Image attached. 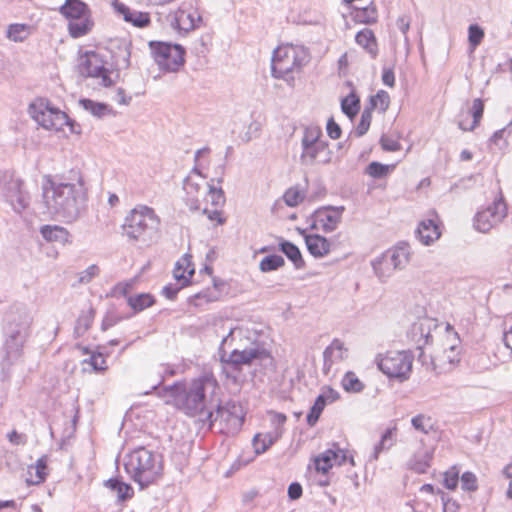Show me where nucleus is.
Returning <instances> with one entry per match:
<instances>
[{
	"instance_id": "obj_1",
	"label": "nucleus",
	"mask_w": 512,
	"mask_h": 512,
	"mask_svg": "<svg viewBox=\"0 0 512 512\" xmlns=\"http://www.w3.org/2000/svg\"><path fill=\"white\" fill-rule=\"evenodd\" d=\"M88 192L82 173L71 169L63 181L45 177L42 185L43 213L65 223L77 221L86 210Z\"/></svg>"
},
{
	"instance_id": "obj_2",
	"label": "nucleus",
	"mask_w": 512,
	"mask_h": 512,
	"mask_svg": "<svg viewBox=\"0 0 512 512\" xmlns=\"http://www.w3.org/2000/svg\"><path fill=\"white\" fill-rule=\"evenodd\" d=\"M161 381L153 385L152 389L157 390V395L165 404L175 406L188 416L205 415L202 421L209 426L213 425V409L217 402L219 384L212 374H204L189 384L176 383L158 389Z\"/></svg>"
},
{
	"instance_id": "obj_3",
	"label": "nucleus",
	"mask_w": 512,
	"mask_h": 512,
	"mask_svg": "<svg viewBox=\"0 0 512 512\" xmlns=\"http://www.w3.org/2000/svg\"><path fill=\"white\" fill-rule=\"evenodd\" d=\"M3 365L11 366L22 356L30 333L31 315L25 310L11 311L6 318Z\"/></svg>"
},
{
	"instance_id": "obj_4",
	"label": "nucleus",
	"mask_w": 512,
	"mask_h": 512,
	"mask_svg": "<svg viewBox=\"0 0 512 512\" xmlns=\"http://www.w3.org/2000/svg\"><path fill=\"white\" fill-rule=\"evenodd\" d=\"M123 230L129 239L150 246L160 238V218L152 208L140 205L125 218Z\"/></svg>"
},
{
	"instance_id": "obj_5",
	"label": "nucleus",
	"mask_w": 512,
	"mask_h": 512,
	"mask_svg": "<svg viewBox=\"0 0 512 512\" xmlns=\"http://www.w3.org/2000/svg\"><path fill=\"white\" fill-rule=\"evenodd\" d=\"M124 468L141 489L150 486L162 475L160 457L144 447L133 450L125 457Z\"/></svg>"
},
{
	"instance_id": "obj_6",
	"label": "nucleus",
	"mask_w": 512,
	"mask_h": 512,
	"mask_svg": "<svg viewBox=\"0 0 512 512\" xmlns=\"http://www.w3.org/2000/svg\"><path fill=\"white\" fill-rule=\"evenodd\" d=\"M0 191L15 213L21 214L29 208L30 194L24 189V181L15 171H0Z\"/></svg>"
},
{
	"instance_id": "obj_7",
	"label": "nucleus",
	"mask_w": 512,
	"mask_h": 512,
	"mask_svg": "<svg viewBox=\"0 0 512 512\" xmlns=\"http://www.w3.org/2000/svg\"><path fill=\"white\" fill-rule=\"evenodd\" d=\"M439 334V323L432 317H420L411 325L409 337L419 351L417 357L422 364H427V354L431 346H435L433 341Z\"/></svg>"
},
{
	"instance_id": "obj_8",
	"label": "nucleus",
	"mask_w": 512,
	"mask_h": 512,
	"mask_svg": "<svg viewBox=\"0 0 512 512\" xmlns=\"http://www.w3.org/2000/svg\"><path fill=\"white\" fill-rule=\"evenodd\" d=\"M409 260V246L403 243L382 253L372 260L371 265L376 277L386 282L396 270L405 268Z\"/></svg>"
},
{
	"instance_id": "obj_9",
	"label": "nucleus",
	"mask_w": 512,
	"mask_h": 512,
	"mask_svg": "<svg viewBox=\"0 0 512 512\" xmlns=\"http://www.w3.org/2000/svg\"><path fill=\"white\" fill-rule=\"evenodd\" d=\"M149 48L154 61L165 72H177L184 65L185 49L180 44L150 41Z\"/></svg>"
},
{
	"instance_id": "obj_10",
	"label": "nucleus",
	"mask_w": 512,
	"mask_h": 512,
	"mask_svg": "<svg viewBox=\"0 0 512 512\" xmlns=\"http://www.w3.org/2000/svg\"><path fill=\"white\" fill-rule=\"evenodd\" d=\"M378 368L389 378L405 381L409 378L413 357L406 351H388L376 357Z\"/></svg>"
},
{
	"instance_id": "obj_11",
	"label": "nucleus",
	"mask_w": 512,
	"mask_h": 512,
	"mask_svg": "<svg viewBox=\"0 0 512 512\" xmlns=\"http://www.w3.org/2000/svg\"><path fill=\"white\" fill-rule=\"evenodd\" d=\"M451 343L448 348L445 343H436L431 346L427 354V364H424L427 369H430L438 374L450 370L455 363L459 362V337L452 335Z\"/></svg>"
},
{
	"instance_id": "obj_12",
	"label": "nucleus",
	"mask_w": 512,
	"mask_h": 512,
	"mask_svg": "<svg viewBox=\"0 0 512 512\" xmlns=\"http://www.w3.org/2000/svg\"><path fill=\"white\" fill-rule=\"evenodd\" d=\"M31 117L47 130L60 131L68 121V115L54 107L48 99L40 98L29 106Z\"/></svg>"
},
{
	"instance_id": "obj_13",
	"label": "nucleus",
	"mask_w": 512,
	"mask_h": 512,
	"mask_svg": "<svg viewBox=\"0 0 512 512\" xmlns=\"http://www.w3.org/2000/svg\"><path fill=\"white\" fill-rule=\"evenodd\" d=\"M216 411L212 418L213 423L219 422L220 431L225 434H236L242 427L245 411L240 402L229 400L225 405H220L219 399L214 404Z\"/></svg>"
},
{
	"instance_id": "obj_14",
	"label": "nucleus",
	"mask_w": 512,
	"mask_h": 512,
	"mask_svg": "<svg viewBox=\"0 0 512 512\" xmlns=\"http://www.w3.org/2000/svg\"><path fill=\"white\" fill-rule=\"evenodd\" d=\"M301 148L302 160L306 158L327 157V143L322 139V129L320 126L311 124L304 127Z\"/></svg>"
},
{
	"instance_id": "obj_15",
	"label": "nucleus",
	"mask_w": 512,
	"mask_h": 512,
	"mask_svg": "<svg viewBox=\"0 0 512 512\" xmlns=\"http://www.w3.org/2000/svg\"><path fill=\"white\" fill-rule=\"evenodd\" d=\"M267 357L264 349H261L258 344L252 343L250 347L243 350L234 349L227 359L222 357V361L232 366L233 369H239L241 365H249L255 359H263Z\"/></svg>"
},
{
	"instance_id": "obj_16",
	"label": "nucleus",
	"mask_w": 512,
	"mask_h": 512,
	"mask_svg": "<svg viewBox=\"0 0 512 512\" xmlns=\"http://www.w3.org/2000/svg\"><path fill=\"white\" fill-rule=\"evenodd\" d=\"M507 207L502 197L495 199L491 205L482 210V233L499 225L506 217Z\"/></svg>"
},
{
	"instance_id": "obj_17",
	"label": "nucleus",
	"mask_w": 512,
	"mask_h": 512,
	"mask_svg": "<svg viewBox=\"0 0 512 512\" xmlns=\"http://www.w3.org/2000/svg\"><path fill=\"white\" fill-rule=\"evenodd\" d=\"M297 63V55L294 50L285 51L281 54V50H275L272 57V73L276 78H282L285 75L293 72Z\"/></svg>"
},
{
	"instance_id": "obj_18",
	"label": "nucleus",
	"mask_w": 512,
	"mask_h": 512,
	"mask_svg": "<svg viewBox=\"0 0 512 512\" xmlns=\"http://www.w3.org/2000/svg\"><path fill=\"white\" fill-rule=\"evenodd\" d=\"M348 357V349L339 339H334L323 352V372L328 375L332 368Z\"/></svg>"
},
{
	"instance_id": "obj_19",
	"label": "nucleus",
	"mask_w": 512,
	"mask_h": 512,
	"mask_svg": "<svg viewBox=\"0 0 512 512\" xmlns=\"http://www.w3.org/2000/svg\"><path fill=\"white\" fill-rule=\"evenodd\" d=\"M344 210L345 208L343 206L320 208L315 212V222L318 223L325 232H332L341 222Z\"/></svg>"
},
{
	"instance_id": "obj_20",
	"label": "nucleus",
	"mask_w": 512,
	"mask_h": 512,
	"mask_svg": "<svg viewBox=\"0 0 512 512\" xmlns=\"http://www.w3.org/2000/svg\"><path fill=\"white\" fill-rule=\"evenodd\" d=\"M114 8L118 14L122 15L124 21L131 23L135 27L144 28L151 22L150 15L147 12L130 9L120 2H115Z\"/></svg>"
},
{
	"instance_id": "obj_21",
	"label": "nucleus",
	"mask_w": 512,
	"mask_h": 512,
	"mask_svg": "<svg viewBox=\"0 0 512 512\" xmlns=\"http://www.w3.org/2000/svg\"><path fill=\"white\" fill-rule=\"evenodd\" d=\"M201 21L200 15L197 13V11H185V10H178L173 20L171 21V25L180 31L189 32L196 27H198V22Z\"/></svg>"
},
{
	"instance_id": "obj_22",
	"label": "nucleus",
	"mask_w": 512,
	"mask_h": 512,
	"mask_svg": "<svg viewBox=\"0 0 512 512\" xmlns=\"http://www.w3.org/2000/svg\"><path fill=\"white\" fill-rule=\"evenodd\" d=\"M417 236L420 242L424 245H430L441 236V232L435 219L429 218L419 223L417 228Z\"/></svg>"
},
{
	"instance_id": "obj_23",
	"label": "nucleus",
	"mask_w": 512,
	"mask_h": 512,
	"mask_svg": "<svg viewBox=\"0 0 512 512\" xmlns=\"http://www.w3.org/2000/svg\"><path fill=\"white\" fill-rule=\"evenodd\" d=\"M308 251L316 258L327 255L332 248V242L318 234L305 235Z\"/></svg>"
},
{
	"instance_id": "obj_24",
	"label": "nucleus",
	"mask_w": 512,
	"mask_h": 512,
	"mask_svg": "<svg viewBox=\"0 0 512 512\" xmlns=\"http://www.w3.org/2000/svg\"><path fill=\"white\" fill-rule=\"evenodd\" d=\"M194 272L195 269L191 261V256L185 254L176 262L173 276L177 281L182 282L181 287H184L189 284L190 278L194 275Z\"/></svg>"
},
{
	"instance_id": "obj_25",
	"label": "nucleus",
	"mask_w": 512,
	"mask_h": 512,
	"mask_svg": "<svg viewBox=\"0 0 512 512\" xmlns=\"http://www.w3.org/2000/svg\"><path fill=\"white\" fill-rule=\"evenodd\" d=\"M480 121V98L473 101V106L467 107L466 111H462L458 126L463 131L472 130Z\"/></svg>"
},
{
	"instance_id": "obj_26",
	"label": "nucleus",
	"mask_w": 512,
	"mask_h": 512,
	"mask_svg": "<svg viewBox=\"0 0 512 512\" xmlns=\"http://www.w3.org/2000/svg\"><path fill=\"white\" fill-rule=\"evenodd\" d=\"M47 462V455H43L36 461L34 465H30L28 467V477L26 478V482L29 485H38L45 481L48 475Z\"/></svg>"
},
{
	"instance_id": "obj_27",
	"label": "nucleus",
	"mask_w": 512,
	"mask_h": 512,
	"mask_svg": "<svg viewBox=\"0 0 512 512\" xmlns=\"http://www.w3.org/2000/svg\"><path fill=\"white\" fill-rule=\"evenodd\" d=\"M104 70L105 67L97 53L88 54L80 66L81 74L86 77L97 78L99 75L103 74Z\"/></svg>"
},
{
	"instance_id": "obj_28",
	"label": "nucleus",
	"mask_w": 512,
	"mask_h": 512,
	"mask_svg": "<svg viewBox=\"0 0 512 512\" xmlns=\"http://www.w3.org/2000/svg\"><path fill=\"white\" fill-rule=\"evenodd\" d=\"M60 13L71 20L80 19L89 13L88 6L80 0H66L60 7Z\"/></svg>"
},
{
	"instance_id": "obj_29",
	"label": "nucleus",
	"mask_w": 512,
	"mask_h": 512,
	"mask_svg": "<svg viewBox=\"0 0 512 512\" xmlns=\"http://www.w3.org/2000/svg\"><path fill=\"white\" fill-rule=\"evenodd\" d=\"M396 438L397 428L395 426L388 428L381 436L379 443L374 446L373 452L369 457V461L378 460L380 453L389 450L391 447L395 445Z\"/></svg>"
},
{
	"instance_id": "obj_30",
	"label": "nucleus",
	"mask_w": 512,
	"mask_h": 512,
	"mask_svg": "<svg viewBox=\"0 0 512 512\" xmlns=\"http://www.w3.org/2000/svg\"><path fill=\"white\" fill-rule=\"evenodd\" d=\"M355 41L358 45L362 46L372 58L377 56V41L372 30L365 28L359 31L355 36Z\"/></svg>"
},
{
	"instance_id": "obj_31",
	"label": "nucleus",
	"mask_w": 512,
	"mask_h": 512,
	"mask_svg": "<svg viewBox=\"0 0 512 512\" xmlns=\"http://www.w3.org/2000/svg\"><path fill=\"white\" fill-rule=\"evenodd\" d=\"M80 106L90 112L93 116L97 118H102L105 115H115V112L113 111L112 107H110L108 104L96 102L91 99H80L79 100Z\"/></svg>"
},
{
	"instance_id": "obj_32",
	"label": "nucleus",
	"mask_w": 512,
	"mask_h": 512,
	"mask_svg": "<svg viewBox=\"0 0 512 512\" xmlns=\"http://www.w3.org/2000/svg\"><path fill=\"white\" fill-rule=\"evenodd\" d=\"M432 453L428 450L418 451L408 462V468L416 473L422 474L430 467Z\"/></svg>"
},
{
	"instance_id": "obj_33",
	"label": "nucleus",
	"mask_w": 512,
	"mask_h": 512,
	"mask_svg": "<svg viewBox=\"0 0 512 512\" xmlns=\"http://www.w3.org/2000/svg\"><path fill=\"white\" fill-rule=\"evenodd\" d=\"M335 448L332 446L323 453L319 454L314 462L318 472L327 473L335 465Z\"/></svg>"
},
{
	"instance_id": "obj_34",
	"label": "nucleus",
	"mask_w": 512,
	"mask_h": 512,
	"mask_svg": "<svg viewBox=\"0 0 512 512\" xmlns=\"http://www.w3.org/2000/svg\"><path fill=\"white\" fill-rule=\"evenodd\" d=\"M342 112L351 120L360 110V99L354 91L341 100Z\"/></svg>"
},
{
	"instance_id": "obj_35",
	"label": "nucleus",
	"mask_w": 512,
	"mask_h": 512,
	"mask_svg": "<svg viewBox=\"0 0 512 512\" xmlns=\"http://www.w3.org/2000/svg\"><path fill=\"white\" fill-rule=\"evenodd\" d=\"M91 26L92 23L88 19V15H86L80 19L70 21L68 24V30L73 38H79L86 35L90 31Z\"/></svg>"
},
{
	"instance_id": "obj_36",
	"label": "nucleus",
	"mask_w": 512,
	"mask_h": 512,
	"mask_svg": "<svg viewBox=\"0 0 512 512\" xmlns=\"http://www.w3.org/2000/svg\"><path fill=\"white\" fill-rule=\"evenodd\" d=\"M280 434H256L253 438V447L257 454L264 453L275 441L279 438Z\"/></svg>"
},
{
	"instance_id": "obj_37",
	"label": "nucleus",
	"mask_w": 512,
	"mask_h": 512,
	"mask_svg": "<svg viewBox=\"0 0 512 512\" xmlns=\"http://www.w3.org/2000/svg\"><path fill=\"white\" fill-rule=\"evenodd\" d=\"M280 250L293 262L297 269L304 267L305 263L296 245L289 241H283L280 243Z\"/></svg>"
},
{
	"instance_id": "obj_38",
	"label": "nucleus",
	"mask_w": 512,
	"mask_h": 512,
	"mask_svg": "<svg viewBox=\"0 0 512 512\" xmlns=\"http://www.w3.org/2000/svg\"><path fill=\"white\" fill-rule=\"evenodd\" d=\"M105 485L116 492L119 501H126L133 495L132 487L118 479H109L106 481Z\"/></svg>"
},
{
	"instance_id": "obj_39",
	"label": "nucleus",
	"mask_w": 512,
	"mask_h": 512,
	"mask_svg": "<svg viewBox=\"0 0 512 512\" xmlns=\"http://www.w3.org/2000/svg\"><path fill=\"white\" fill-rule=\"evenodd\" d=\"M40 233L47 241H65L68 237V231L60 226L45 225L41 228Z\"/></svg>"
},
{
	"instance_id": "obj_40",
	"label": "nucleus",
	"mask_w": 512,
	"mask_h": 512,
	"mask_svg": "<svg viewBox=\"0 0 512 512\" xmlns=\"http://www.w3.org/2000/svg\"><path fill=\"white\" fill-rule=\"evenodd\" d=\"M354 19L356 22L363 24H373L377 21V8L371 3L370 5L356 9L354 12Z\"/></svg>"
},
{
	"instance_id": "obj_41",
	"label": "nucleus",
	"mask_w": 512,
	"mask_h": 512,
	"mask_svg": "<svg viewBox=\"0 0 512 512\" xmlns=\"http://www.w3.org/2000/svg\"><path fill=\"white\" fill-rule=\"evenodd\" d=\"M31 27L26 24H11L8 26L6 36L14 42H22L30 35Z\"/></svg>"
},
{
	"instance_id": "obj_42",
	"label": "nucleus",
	"mask_w": 512,
	"mask_h": 512,
	"mask_svg": "<svg viewBox=\"0 0 512 512\" xmlns=\"http://www.w3.org/2000/svg\"><path fill=\"white\" fill-rule=\"evenodd\" d=\"M371 111L373 109H378L380 112H385L390 104V96L384 90H379L375 95L370 97L369 101Z\"/></svg>"
},
{
	"instance_id": "obj_43",
	"label": "nucleus",
	"mask_w": 512,
	"mask_h": 512,
	"mask_svg": "<svg viewBox=\"0 0 512 512\" xmlns=\"http://www.w3.org/2000/svg\"><path fill=\"white\" fill-rule=\"evenodd\" d=\"M413 428L423 434H429L433 430L434 423L430 416L418 414L411 419Z\"/></svg>"
},
{
	"instance_id": "obj_44",
	"label": "nucleus",
	"mask_w": 512,
	"mask_h": 512,
	"mask_svg": "<svg viewBox=\"0 0 512 512\" xmlns=\"http://www.w3.org/2000/svg\"><path fill=\"white\" fill-rule=\"evenodd\" d=\"M326 399L327 397L324 394H321L316 398L314 405L311 407V410L307 415L308 425L314 426L316 424L323 409L326 406Z\"/></svg>"
},
{
	"instance_id": "obj_45",
	"label": "nucleus",
	"mask_w": 512,
	"mask_h": 512,
	"mask_svg": "<svg viewBox=\"0 0 512 512\" xmlns=\"http://www.w3.org/2000/svg\"><path fill=\"white\" fill-rule=\"evenodd\" d=\"M284 258L280 255H269L264 257L259 264V269L262 272L274 271L284 265Z\"/></svg>"
},
{
	"instance_id": "obj_46",
	"label": "nucleus",
	"mask_w": 512,
	"mask_h": 512,
	"mask_svg": "<svg viewBox=\"0 0 512 512\" xmlns=\"http://www.w3.org/2000/svg\"><path fill=\"white\" fill-rule=\"evenodd\" d=\"M154 303V299L150 294H139L128 298L129 306L135 311H142Z\"/></svg>"
},
{
	"instance_id": "obj_47",
	"label": "nucleus",
	"mask_w": 512,
	"mask_h": 512,
	"mask_svg": "<svg viewBox=\"0 0 512 512\" xmlns=\"http://www.w3.org/2000/svg\"><path fill=\"white\" fill-rule=\"evenodd\" d=\"M93 318H94V312L92 309H90L89 311H86V312H82L77 321H76V325H75V334L77 336H81L83 335L91 326L92 322H93Z\"/></svg>"
},
{
	"instance_id": "obj_48",
	"label": "nucleus",
	"mask_w": 512,
	"mask_h": 512,
	"mask_svg": "<svg viewBox=\"0 0 512 512\" xmlns=\"http://www.w3.org/2000/svg\"><path fill=\"white\" fill-rule=\"evenodd\" d=\"M394 168V164L383 165L380 162H370L365 172L373 178H382L388 175Z\"/></svg>"
},
{
	"instance_id": "obj_49",
	"label": "nucleus",
	"mask_w": 512,
	"mask_h": 512,
	"mask_svg": "<svg viewBox=\"0 0 512 512\" xmlns=\"http://www.w3.org/2000/svg\"><path fill=\"white\" fill-rule=\"evenodd\" d=\"M512 132V129L508 125L498 131H496L490 138L489 145L492 148L495 146L497 149L502 150L506 147L507 141L506 136Z\"/></svg>"
},
{
	"instance_id": "obj_50",
	"label": "nucleus",
	"mask_w": 512,
	"mask_h": 512,
	"mask_svg": "<svg viewBox=\"0 0 512 512\" xmlns=\"http://www.w3.org/2000/svg\"><path fill=\"white\" fill-rule=\"evenodd\" d=\"M304 198V193L296 187L289 188L283 195L284 202L290 207L297 206Z\"/></svg>"
},
{
	"instance_id": "obj_51",
	"label": "nucleus",
	"mask_w": 512,
	"mask_h": 512,
	"mask_svg": "<svg viewBox=\"0 0 512 512\" xmlns=\"http://www.w3.org/2000/svg\"><path fill=\"white\" fill-rule=\"evenodd\" d=\"M372 120V111L369 108H365L361 113L360 122L355 128V134L358 137L363 136L369 129Z\"/></svg>"
},
{
	"instance_id": "obj_52",
	"label": "nucleus",
	"mask_w": 512,
	"mask_h": 512,
	"mask_svg": "<svg viewBox=\"0 0 512 512\" xmlns=\"http://www.w3.org/2000/svg\"><path fill=\"white\" fill-rule=\"evenodd\" d=\"M342 384L348 392H360L364 387L363 383L352 372H348L345 375Z\"/></svg>"
},
{
	"instance_id": "obj_53",
	"label": "nucleus",
	"mask_w": 512,
	"mask_h": 512,
	"mask_svg": "<svg viewBox=\"0 0 512 512\" xmlns=\"http://www.w3.org/2000/svg\"><path fill=\"white\" fill-rule=\"evenodd\" d=\"M208 188V201L216 207L222 206L225 203L224 192L221 188H216L211 184L207 183Z\"/></svg>"
},
{
	"instance_id": "obj_54",
	"label": "nucleus",
	"mask_w": 512,
	"mask_h": 512,
	"mask_svg": "<svg viewBox=\"0 0 512 512\" xmlns=\"http://www.w3.org/2000/svg\"><path fill=\"white\" fill-rule=\"evenodd\" d=\"M461 488L465 491H476L478 488V481L475 474L465 472L461 476Z\"/></svg>"
},
{
	"instance_id": "obj_55",
	"label": "nucleus",
	"mask_w": 512,
	"mask_h": 512,
	"mask_svg": "<svg viewBox=\"0 0 512 512\" xmlns=\"http://www.w3.org/2000/svg\"><path fill=\"white\" fill-rule=\"evenodd\" d=\"M468 40H469V44H470L469 53L471 55L474 53L476 47L480 44V25L479 24L470 25Z\"/></svg>"
},
{
	"instance_id": "obj_56",
	"label": "nucleus",
	"mask_w": 512,
	"mask_h": 512,
	"mask_svg": "<svg viewBox=\"0 0 512 512\" xmlns=\"http://www.w3.org/2000/svg\"><path fill=\"white\" fill-rule=\"evenodd\" d=\"M459 481V472L453 467L451 470L445 472L444 474V486L449 489L453 490L457 487Z\"/></svg>"
},
{
	"instance_id": "obj_57",
	"label": "nucleus",
	"mask_w": 512,
	"mask_h": 512,
	"mask_svg": "<svg viewBox=\"0 0 512 512\" xmlns=\"http://www.w3.org/2000/svg\"><path fill=\"white\" fill-rule=\"evenodd\" d=\"M333 447L335 448V465L342 466L347 461L350 462L351 465H355L353 457H348L346 451L342 450L337 443H333Z\"/></svg>"
},
{
	"instance_id": "obj_58",
	"label": "nucleus",
	"mask_w": 512,
	"mask_h": 512,
	"mask_svg": "<svg viewBox=\"0 0 512 512\" xmlns=\"http://www.w3.org/2000/svg\"><path fill=\"white\" fill-rule=\"evenodd\" d=\"M326 131H327V134L328 136L331 138V139H338L340 138L341 136V127L339 126V124L334 120L333 117H330L327 121V124H326Z\"/></svg>"
},
{
	"instance_id": "obj_59",
	"label": "nucleus",
	"mask_w": 512,
	"mask_h": 512,
	"mask_svg": "<svg viewBox=\"0 0 512 512\" xmlns=\"http://www.w3.org/2000/svg\"><path fill=\"white\" fill-rule=\"evenodd\" d=\"M452 335L458 337V334L453 330L452 326L450 324H446L445 332H440L439 336H437V343H445V347L448 348L452 341Z\"/></svg>"
},
{
	"instance_id": "obj_60",
	"label": "nucleus",
	"mask_w": 512,
	"mask_h": 512,
	"mask_svg": "<svg viewBox=\"0 0 512 512\" xmlns=\"http://www.w3.org/2000/svg\"><path fill=\"white\" fill-rule=\"evenodd\" d=\"M98 267L96 265L89 266L85 271L81 272L79 281L81 283H88L91 279L98 274Z\"/></svg>"
},
{
	"instance_id": "obj_61",
	"label": "nucleus",
	"mask_w": 512,
	"mask_h": 512,
	"mask_svg": "<svg viewBox=\"0 0 512 512\" xmlns=\"http://www.w3.org/2000/svg\"><path fill=\"white\" fill-rule=\"evenodd\" d=\"M302 495V486L299 483H291L288 487V496L291 500L299 499Z\"/></svg>"
},
{
	"instance_id": "obj_62",
	"label": "nucleus",
	"mask_w": 512,
	"mask_h": 512,
	"mask_svg": "<svg viewBox=\"0 0 512 512\" xmlns=\"http://www.w3.org/2000/svg\"><path fill=\"white\" fill-rule=\"evenodd\" d=\"M382 81L385 85L389 87H394L395 85V76L394 72L390 68H384L382 73Z\"/></svg>"
},
{
	"instance_id": "obj_63",
	"label": "nucleus",
	"mask_w": 512,
	"mask_h": 512,
	"mask_svg": "<svg viewBox=\"0 0 512 512\" xmlns=\"http://www.w3.org/2000/svg\"><path fill=\"white\" fill-rule=\"evenodd\" d=\"M90 364L92 365L94 370H97V371H101V370H105L106 369V367L104 366L105 360H104V358L102 357L101 354L92 355L91 358H90Z\"/></svg>"
},
{
	"instance_id": "obj_64",
	"label": "nucleus",
	"mask_w": 512,
	"mask_h": 512,
	"mask_svg": "<svg viewBox=\"0 0 512 512\" xmlns=\"http://www.w3.org/2000/svg\"><path fill=\"white\" fill-rule=\"evenodd\" d=\"M381 146L386 151H396L399 149V143L390 138L382 137L381 138Z\"/></svg>"
}]
</instances>
